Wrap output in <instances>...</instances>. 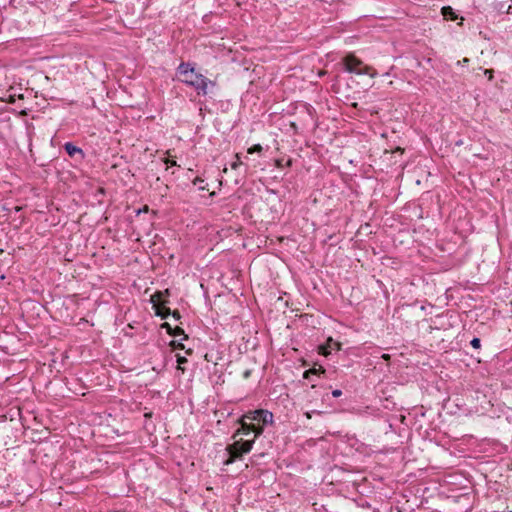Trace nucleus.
<instances>
[{
    "instance_id": "obj_16",
    "label": "nucleus",
    "mask_w": 512,
    "mask_h": 512,
    "mask_svg": "<svg viewBox=\"0 0 512 512\" xmlns=\"http://www.w3.org/2000/svg\"><path fill=\"white\" fill-rule=\"evenodd\" d=\"M236 158L237 160L231 164V168L234 170L237 169L242 164L238 154H236Z\"/></svg>"
},
{
    "instance_id": "obj_8",
    "label": "nucleus",
    "mask_w": 512,
    "mask_h": 512,
    "mask_svg": "<svg viewBox=\"0 0 512 512\" xmlns=\"http://www.w3.org/2000/svg\"><path fill=\"white\" fill-rule=\"evenodd\" d=\"M340 343L329 337L324 345L319 346V353L322 355H329L332 350H339Z\"/></svg>"
},
{
    "instance_id": "obj_22",
    "label": "nucleus",
    "mask_w": 512,
    "mask_h": 512,
    "mask_svg": "<svg viewBox=\"0 0 512 512\" xmlns=\"http://www.w3.org/2000/svg\"><path fill=\"white\" fill-rule=\"evenodd\" d=\"M167 164H170L171 166H176V161L175 160H166L165 161Z\"/></svg>"
},
{
    "instance_id": "obj_1",
    "label": "nucleus",
    "mask_w": 512,
    "mask_h": 512,
    "mask_svg": "<svg viewBox=\"0 0 512 512\" xmlns=\"http://www.w3.org/2000/svg\"><path fill=\"white\" fill-rule=\"evenodd\" d=\"M177 73L181 77L180 80L193 87L199 95L208 94V85L215 86V82L200 73H196L194 66L190 63L181 62L177 68Z\"/></svg>"
},
{
    "instance_id": "obj_24",
    "label": "nucleus",
    "mask_w": 512,
    "mask_h": 512,
    "mask_svg": "<svg viewBox=\"0 0 512 512\" xmlns=\"http://www.w3.org/2000/svg\"><path fill=\"white\" fill-rule=\"evenodd\" d=\"M250 376V371L247 370L244 372V378H248Z\"/></svg>"
},
{
    "instance_id": "obj_19",
    "label": "nucleus",
    "mask_w": 512,
    "mask_h": 512,
    "mask_svg": "<svg viewBox=\"0 0 512 512\" xmlns=\"http://www.w3.org/2000/svg\"><path fill=\"white\" fill-rule=\"evenodd\" d=\"M175 320H179L181 318V315L178 310L171 311V314Z\"/></svg>"
},
{
    "instance_id": "obj_23",
    "label": "nucleus",
    "mask_w": 512,
    "mask_h": 512,
    "mask_svg": "<svg viewBox=\"0 0 512 512\" xmlns=\"http://www.w3.org/2000/svg\"><path fill=\"white\" fill-rule=\"evenodd\" d=\"M382 358H383L384 360H386V361H387V360H389V359H390V355H388V354H383V355H382Z\"/></svg>"
},
{
    "instance_id": "obj_14",
    "label": "nucleus",
    "mask_w": 512,
    "mask_h": 512,
    "mask_svg": "<svg viewBox=\"0 0 512 512\" xmlns=\"http://www.w3.org/2000/svg\"><path fill=\"white\" fill-rule=\"evenodd\" d=\"M471 346L475 349H479L481 346V341L479 338H473L470 342Z\"/></svg>"
},
{
    "instance_id": "obj_2",
    "label": "nucleus",
    "mask_w": 512,
    "mask_h": 512,
    "mask_svg": "<svg viewBox=\"0 0 512 512\" xmlns=\"http://www.w3.org/2000/svg\"><path fill=\"white\" fill-rule=\"evenodd\" d=\"M254 444V439L252 440H236L233 444H230L226 447V451L229 457L224 461V465H230L235 462L237 459H240L244 454L249 453Z\"/></svg>"
},
{
    "instance_id": "obj_6",
    "label": "nucleus",
    "mask_w": 512,
    "mask_h": 512,
    "mask_svg": "<svg viewBox=\"0 0 512 512\" xmlns=\"http://www.w3.org/2000/svg\"><path fill=\"white\" fill-rule=\"evenodd\" d=\"M161 300V292H156L151 296V302L153 303V309L155 310V315L159 316L162 319L168 318L171 314V310L169 307H166L164 304L160 303Z\"/></svg>"
},
{
    "instance_id": "obj_9",
    "label": "nucleus",
    "mask_w": 512,
    "mask_h": 512,
    "mask_svg": "<svg viewBox=\"0 0 512 512\" xmlns=\"http://www.w3.org/2000/svg\"><path fill=\"white\" fill-rule=\"evenodd\" d=\"M441 13L444 17V19L446 20H456L457 19V15L455 14L454 10L452 9V7L450 6H444L442 7L441 9Z\"/></svg>"
},
{
    "instance_id": "obj_11",
    "label": "nucleus",
    "mask_w": 512,
    "mask_h": 512,
    "mask_svg": "<svg viewBox=\"0 0 512 512\" xmlns=\"http://www.w3.org/2000/svg\"><path fill=\"white\" fill-rule=\"evenodd\" d=\"M320 371H321V372H324V370H322L321 368H320V369H316V368L309 369V370H307V371H305V372H304L303 377H304L305 379H310V375H311V374H317V373H318V372H320Z\"/></svg>"
},
{
    "instance_id": "obj_4",
    "label": "nucleus",
    "mask_w": 512,
    "mask_h": 512,
    "mask_svg": "<svg viewBox=\"0 0 512 512\" xmlns=\"http://www.w3.org/2000/svg\"><path fill=\"white\" fill-rule=\"evenodd\" d=\"M247 418L245 417V414L238 419V423L240 424V427L236 430V432L233 435V439H236L239 435H249L250 433H254V440L256 437L261 435L264 431L263 427L260 425H255L253 423H248Z\"/></svg>"
},
{
    "instance_id": "obj_10",
    "label": "nucleus",
    "mask_w": 512,
    "mask_h": 512,
    "mask_svg": "<svg viewBox=\"0 0 512 512\" xmlns=\"http://www.w3.org/2000/svg\"><path fill=\"white\" fill-rule=\"evenodd\" d=\"M170 335L173 337L183 335V340L188 338V336L184 333V330L178 326L172 329V332H170Z\"/></svg>"
},
{
    "instance_id": "obj_5",
    "label": "nucleus",
    "mask_w": 512,
    "mask_h": 512,
    "mask_svg": "<svg viewBox=\"0 0 512 512\" xmlns=\"http://www.w3.org/2000/svg\"><path fill=\"white\" fill-rule=\"evenodd\" d=\"M245 417L249 421H257L262 422L264 425L270 424L273 422V414L268 410L258 409L254 411H249L245 414Z\"/></svg>"
},
{
    "instance_id": "obj_25",
    "label": "nucleus",
    "mask_w": 512,
    "mask_h": 512,
    "mask_svg": "<svg viewBox=\"0 0 512 512\" xmlns=\"http://www.w3.org/2000/svg\"><path fill=\"white\" fill-rule=\"evenodd\" d=\"M199 190H202V191H203V190H207V188H206L205 186H200V187H199Z\"/></svg>"
},
{
    "instance_id": "obj_12",
    "label": "nucleus",
    "mask_w": 512,
    "mask_h": 512,
    "mask_svg": "<svg viewBox=\"0 0 512 512\" xmlns=\"http://www.w3.org/2000/svg\"><path fill=\"white\" fill-rule=\"evenodd\" d=\"M261 151H262V146L260 144H255L252 147H250L247 152L249 154H253V153H259Z\"/></svg>"
},
{
    "instance_id": "obj_13",
    "label": "nucleus",
    "mask_w": 512,
    "mask_h": 512,
    "mask_svg": "<svg viewBox=\"0 0 512 512\" xmlns=\"http://www.w3.org/2000/svg\"><path fill=\"white\" fill-rule=\"evenodd\" d=\"M170 346L175 350H182L184 349V345L181 342H177L175 340L170 342Z\"/></svg>"
},
{
    "instance_id": "obj_20",
    "label": "nucleus",
    "mask_w": 512,
    "mask_h": 512,
    "mask_svg": "<svg viewBox=\"0 0 512 512\" xmlns=\"http://www.w3.org/2000/svg\"><path fill=\"white\" fill-rule=\"evenodd\" d=\"M342 395V391L340 389H335L332 391V396L337 398V397H340Z\"/></svg>"
},
{
    "instance_id": "obj_17",
    "label": "nucleus",
    "mask_w": 512,
    "mask_h": 512,
    "mask_svg": "<svg viewBox=\"0 0 512 512\" xmlns=\"http://www.w3.org/2000/svg\"><path fill=\"white\" fill-rule=\"evenodd\" d=\"M161 328L165 329L167 333L170 335V332H172V327L169 323L165 322L161 325Z\"/></svg>"
},
{
    "instance_id": "obj_21",
    "label": "nucleus",
    "mask_w": 512,
    "mask_h": 512,
    "mask_svg": "<svg viewBox=\"0 0 512 512\" xmlns=\"http://www.w3.org/2000/svg\"><path fill=\"white\" fill-rule=\"evenodd\" d=\"M204 180L201 178V177H196L194 180H193V184L194 185H197L199 183H202Z\"/></svg>"
},
{
    "instance_id": "obj_18",
    "label": "nucleus",
    "mask_w": 512,
    "mask_h": 512,
    "mask_svg": "<svg viewBox=\"0 0 512 512\" xmlns=\"http://www.w3.org/2000/svg\"><path fill=\"white\" fill-rule=\"evenodd\" d=\"M484 74H485L486 76H488V79H489V80H492V79H493V70H492V69H486V70L484 71Z\"/></svg>"
},
{
    "instance_id": "obj_15",
    "label": "nucleus",
    "mask_w": 512,
    "mask_h": 512,
    "mask_svg": "<svg viewBox=\"0 0 512 512\" xmlns=\"http://www.w3.org/2000/svg\"><path fill=\"white\" fill-rule=\"evenodd\" d=\"M178 369H182L181 365L187 363V359L184 356L177 355Z\"/></svg>"
},
{
    "instance_id": "obj_3",
    "label": "nucleus",
    "mask_w": 512,
    "mask_h": 512,
    "mask_svg": "<svg viewBox=\"0 0 512 512\" xmlns=\"http://www.w3.org/2000/svg\"><path fill=\"white\" fill-rule=\"evenodd\" d=\"M344 70L357 75H369L374 78L377 72L370 66L364 65L363 62L353 54H348L343 58Z\"/></svg>"
},
{
    "instance_id": "obj_7",
    "label": "nucleus",
    "mask_w": 512,
    "mask_h": 512,
    "mask_svg": "<svg viewBox=\"0 0 512 512\" xmlns=\"http://www.w3.org/2000/svg\"><path fill=\"white\" fill-rule=\"evenodd\" d=\"M64 149L70 157L75 158L77 160L84 159L85 155H84L83 150L81 148L75 146L73 143H71V142L65 143Z\"/></svg>"
}]
</instances>
